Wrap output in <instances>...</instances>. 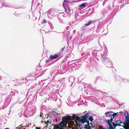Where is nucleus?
<instances>
[{
  "label": "nucleus",
  "instance_id": "obj_1",
  "mask_svg": "<svg viewBox=\"0 0 129 129\" xmlns=\"http://www.w3.org/2000/svg\"><path fill=\"white\" fill-rule=\"evenodd\" d=\"M77 117L80 118L79 116H76L74 115L72 116H69L64 117L59 124L56 125L54 129H74L75 128H77V127L73 120L75 121L74 119Z\"/></svg>",
  "mask_w": 129,
  "mask_h": 129
},
{
  "label": "nucleus",
  "instance_id": "obj_2",
  "mask_svg": "<svg viewBox=\"0 0 129 129\" xmlns=\"http://www.w3.org/2000/svg\"><path fill=\"white\" fill-rule=\"evenodd\" d=\"M79 1V0H64V3L63 4V6L65 9V12L66 13H67V11L68 10L70 11V9L69 6L67 5L66 2L69 3H72L73 2H77Z\"/></svg>",
  "mask_w": 129,
  "mask_h": 129
},
{
  "label": "nucleus",
  "instance_id": "obj_3",
  "mask_svg": "<svg viewBox=\"0 0 129 129\" xmlns=\"http://www.w3.org/2000/svg\"><path fill=\"white\" fill-rule=\"evenodd\" d=\"M126 113L127 115L126 116V118L125 121L123 123L124 124L123 127L125 129H129V116L128 112H126Z\"/></svg>",
  "mask_w": 129,
  "mask_h": 129
},
{
  "label": "nucleus",
  "instance_id": "obj_4",
  "mask_svg": "<svg viewBox=\"0 0 129 129\" xmlns=\"http://www.w3.org/2000/svg\"><path fill=\"white\" fill-rule=\"evenodd\" d=\"M88 116V113H86L84 116H82L80 120V121L82 123H84L86 122L87 123H89V121L87 120V118Z\"/></svg>",
  "mask_w": 129,
  "mask_h": 129
},
{
  "label": "nucleus",
  "instance_id": "obj_5",
  "mask_svg": "<svg viewBox=\"0 0 129 129\" xmlns=\"http://www.w3.org/2000/svg\"><path fill=\"white\" fill-rule=\"evenodd\" d=\"M61 54H55L53 56H51L49 57L50 59H55L58 57L59 56H60Z\"/></svg>",
  "mask_w": 129,
  "mask_h": 129
},
{
  "label": "nucleus",
  "instance_id": "obj_6",
  "mask_svg": "<svg viewBox=\"0 0 129 129\" xmlns=\"http://www.w3.org/2000/svg\"><path fill=\"white\" fill-rule=\"evenodd\" d=\"M85 3H83L81 5H80L79 6L78 9L79 10H81L86 7V4Z\"/></svg>",
  "mask_w": 129,
  "mask_h": 129
},
{
  "label": "nucleus",
  "instance_id": "obj_7",
  "mask_svg": "<svg viewBox=\"0 0 129 129\" xmlns=\"http://www.w3.org/2000/svg\"><path fill=\"white\" fill-rule=\"evenodd\" d=\"M115 124H116L117 126H120L121 124L123 123L122 121L120 120H117L114 121Z\"/></svg>",
  "mask_w": 129,
  "mask_h": 129
},
{
  "label": "nucleus",
  "instance_id": "obj_8",
  "mask_svg": "<svg viewBox=\"0 0 129 129\" xmlns=\"http://www.w3.org/2000/svg\"><path fill=\"white\" fill-rule=\"evenodd\" d=\"M85 129H91L92 127L91 126H90L89 122V123L85 124Z\"/></svg>",
  "mask_w": 129,
  "mask_h": 129
},
{
  "label": "nucleus",
  "instance_id": "obj_9",
  "mask_svg": "<svg viewBox=\"0 0 129 129\" xmlns=\"http://www.w3.org/2000/svg\"><path fill=\"white\" fill-rule=\"evenodd\" d=\"M94 22H95V21H89L88 23L85 24V26L86 27V26L89 25L91 23H94Z\"/></svg>",
  "mask_w": 129,
  "mask_h": 129
},
{
  "label": "nucleus",
  "instance_id": "obj_10",
  "mask_svg": "<svg viewBox=\"0 0 129 129\" xmlns=\"http://www.w3.org/2000/svg\"><path fill=\"white\" fill-rule=\"evenodd\" d=\"M110 112H107L105 113V115L107 117H110L111 115L110 114Z\"/></svg>",
  "mask_w": 129,
  "mask_h": 129
},
{
  "label": "nucleus",
  "instance_id": "obj_11",
  "mask_svg": "<svg viewBox=\"0 0 129 129\" xmlns=\"http://www.w3.org/2000/svg\"><path fill=\"white\" fill-rule=\"evenodd\" d=\"M113 120V119L110 118V120H109V119H106L105 120V122H106V123H107V121H109V122L110 123H112L113 122L112 121Z\"/></svg>",
  "mask_w": 129,
  "mask_h": 129
},
{
  "label": "nucleus",
  "instance_id": "obj_12",
  "mask_svg": "<svg viewBox=\"0 0 129 129\" xmlns=\"http://www.w3.org/2000/svg\"><path fill=\"white\" fill-rule=\"evenodd\" d=\"M51 121L49 119V120H47L46 122H45V123L47 124V125H48V124L51 123Z\"/></svg>",
  "mask_w": 129,
  "mask_h": 129
},
{
  "label": "nucleus",
  "instance_id": "obj_13",
  "mask_svg": "<svg viewBox=\"0 0 129 129\" xmlns=\"http://www.w3.org/2000/svg\"><path fill=\"white\" fill-rule=\"evenodd\" d=\"M112 124L113 126V129H115L116 126H117L116 124H115V123L114 122H112Z\"/></svg>",
  "mask_w": 129,
  "mask_h": 129
},
{
  "label": "nucleus",
  "instance_id": "obj_14",
  "mask_svg": "<svg viewBox=\"0 0 129 129\" xmlns=\"http://www.w3.org/2000/svg\"><path fill=\"white\" fill-rule=\"evenodd\" d=\"M89 120L91 121H92L93 120V117L92 116H89Z\"/></svg>",
  "mask_w": 129,
  "mask_h": 129
},
{
  "label": "nucleus",
  "instance_id": "obj_15",
  "mask_svg": "<svg viewBox=\"0 0 129 129\" xmlns=\"http://www.w3.org/2000/svg\"><path fill=\"white\" fill-rule=\"evenodd\" d=\"M100 129H107L106 128H105L103 127L102 126H101L99 127Z\"/></svg>",
  "mask_w": 129,
  "mask_h": 129
},
{
  "label": "nucleus",
  "instance_id": "obj_16",
  "mask_svg": "<svg viewBox=\"0 0 129 129\" xmlns=\"http://www.w3.org/2000/svg\"><path fill=\"white\" fill-rule=\"evenodd\" d=\"M22 127L21 125L19 126L18 127H16V128L21 129Z\"/></svg>",
  "mask_w": 129,
  "mask_h": 129
},
{
  "label": "nucleus",
  "instance_id": "obj_17",
  "mask_svg": "<svg viewBox=\"0 0 129 129\" xmlns=\"http://www.w3.org/2000/svg\"><path fill=\"white\" fill-rule=\"evenodd\" d=\"M116 113H114L112 114V116H113L115 117V116L116 115Z\"/></svg>",
  "mask_w": 129,
  "mask_h": 129
},
{
  "label": "nucleus",
  "instance_id": "obj_18",
  "mask_svg": "<svg viewBox=\"0 0 129 129\" xmlns=\"http://www.w3.org/2000/svg\"><path fill=\"white\" fill-rule=\"evenodd\" d=\"M65 48V47H64L61 49V51L62 52L63 51V50Z\"/></svg>",
  "mask_w": 129,
  "mask_h": 129
},
{
  "label": "nucleus",
  "instance_id": "obj_19",
  "mask_svg": "<svg viewBox=\"0 0 129 129\" xmlns=\"http://www.w3.org/2000/svg\"><path fill=\"white\" fill-rule=\"evenodd\" d=\"M111 118V119H113L114 118V117L112 115H111V116L110 117Z\"/></svg>",
  "mask_w": 129,
  "mask_h": 129
},
{
  "label": "nucleus",
  "instance_id": "obj_20",
  "mask_svg": "<svg viewBox=\"0 0 129 129\" xmlns=\"http://www.w3.org/2000/svg\"><path fill=\"white\" fill-rule=\"evenodd\" d=\"M120 113V112L119 113H116V115H119V113Z\"/></svg>",
  "mask_w": 129,
  "mask_h": 129
},
{
  "label": "nucleus",
  "instance_id": "obj_21",
  "mask_svg": "<svg viewBox=\"0 0 129 129\" xmlns=\"http://www.w3.org/2000/svg\"><path fill=\"white\" fill-rule=\"evenodd\" d=\"M36 129H41L39 127H37L36 128Z\"/></svg>",
  "mask_w": 129,
  "mask_h": 129
},
{
  "label": "nucleus",
  "instance_id": "obj_22",
  "mask_svg": "<svg viewBox=\"0 0 129 129\" xmlns=\"http://www.w3.org/2000/svg\"><path fill=\"white\" fill-rule=\"evenodd\" d=\"M43 21H44V23L46 22V21L45 20H43Z\"/></svg>",
  "mask_w": 129,
  "mask_h": 129
},
{
  "label": "nucleus",
  "instance_id": "obj_23",
  "mask_svg": "<svg viewBox=\"0 0 129 129\" xmlns=\"http://www.w3.org/2000/svg\"><path fill=\"white\" fill-rule=\"evenodd\" d=\"M5 129H9V128H6Z\"/></svg>",
  "mask_w": 129,
  "mask_h": 129
},
{
  "label": "nucleus",
  "instance_id": "obj_24",
  "mask_svg": "<svg viewBox=\"0 0 129 129\" xmlns=\"http://www.w3.org/2000/svg\"><path fill=\"white\" fill-rule=\"evenodd\" d=\"M77 0H75V1H76Z\"/></svg>",
  "mask_w": 129,
  "mask_h": 129
}]
</instances>
